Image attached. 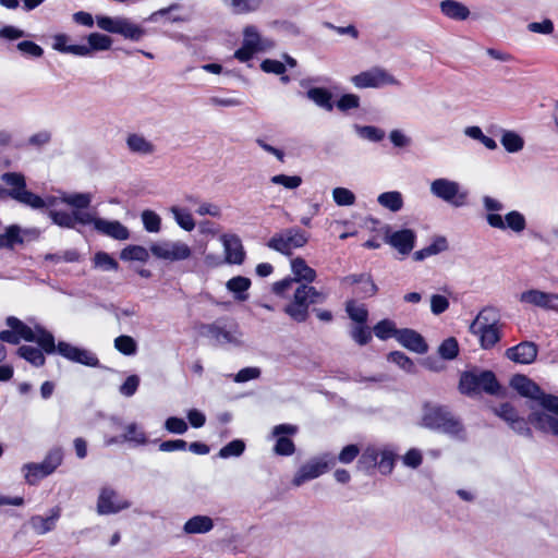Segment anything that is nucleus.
Listing matches in <instances>:
<instances>
[{
    "label": "nucleus",
    "mask_w": 558,
    "mask_h": 558,
    "mask_svg": "<svg viewBox=\"0 0 558 558\" xmlns=\"http://www.w3.org/2000/svg\"><path fill=\"white\" fill-rule=\"evenodd\" d=\"M290 265L294 278H286L272 284L274 293L284 299L290 296L289 292L296 282L304 281L311 283L316 279V271L303 258L295 257L291 259Z\"/></svg>",
    "instance_id": "14"
},
{
    "label": "nucleus",
    "mask_w": 558,
    "mask_h": 558,
    "mask_svg": "<svg viewBox=\"0 0 558 558\" xmlns=\"http://www.w3.org/2000/svg\"><path fill=\"white\" fill-rule=\"evenodd\" d=\"M130 507L131 501L112 486L104 485L99 488L96 499V512L99 515L117 514Z\"/></svg>",
    "instance_id": "16"
},
{
    "label": "nucleus",
    "mask_w": 558,
    "mask_h": 558,
    "mask_svg": "<svg viewBox=\"0 0 558 558\" xmlns=\"http://www.w3.org/2000/svg\"><path fill=\"white\" fill-rule=\"evenodd\" d=\"M215 526L214 520L209 515L197 514L190 518L182 530L187 535L206 534Z\"/></svg>",
    "instance_id": "28"
},
{
    "label": "nucleus",
    "mask_w": 558,
    "mask_h": 558,
    "mask_svg": "<svg viewBox=\"0 0 558 558\" xmlns=\"http://www.w3.org/2000/svg\"><path fill=\"white\" fill-rule=\"evenodd\" d=\"M332 199L338 206H352L355 203V195L351 190L339 186L332 190Z\"/></svg>",
    "instance_id": "54"
},
{
    "label": "nucleus",
    "mask_w": 558,
    "mask_h": 558,
    "mask_svg": "<svg viewBox=\"0 0 558 558\" xmlns=\"http://www.w3.org/2000/svg\"><path fill=\"white\" fill-rule=\"evenodd\" d=\"M497 414L506 421L510 422L512 427L519 433L527 430L525 428V423L522 420L517 418L514 410L509 404L500 405V408L497 410Z\"/></svg>",
    "instance_id": "51"
},
{
    "label": "nucleus",
    "mask_w": 558,
    "mask_h": 558,
    "mask_svg": "<svg viewBox=\"0 0 558 558\" xmlns=\"http://www.w3.org/2000/svg\"><path fill=\"white\" fill-rule=\"evenodd\" d=\"M144 229L150 233H158L161 230V217L154 210L145 209L141 214Z\"/></svg>",
    "instance_id": "47"
},
{
    "label": "nucleus",
    "mask_w": 558,
    "mask_h": 558,
    "mask_svg": "<svg viewBox=\"0 0 558 558\" xmlns=\"http://www.w3.org/2000/svg\"><path fill=\"white\" fill-rule=\"evenodd\" d=\"M63 461V451L60 448L51 449L39 463L29 462L22 466V473L27 484L35 485L40 480L52 474Z\"/></svg>",
    "instance_id": "12"
},
{
    "label": "nucleus",
    "mask_w": 558,
    "mask_h": 558,
    "mask_svg": "<svg viewBox=\"0 0 558 558\" xmlns=\"http://www.w3.org/2000/svg\"><path fill=\"white\" fill-rule=\"evenodd\" d=\"M242 35V45L234 52V58L241 62H247L254 54L266 52L275 47V41L263 36L255 25H246L243 28Z\"/></svg>",
    "instance_id": "9"
},
{
    "label": "nucleus",
    "mask_w": 558,
    "mask_h": 558,
    "mask_svg": "<svg viewBox=\"0 0 558 558\" xmlns=\"http://www.w3.org/2000/svg\"><path fill=\"white\" fill-rule=\"evenodd\" d=\"M23 243L22 229L17 225H11L0 233V248L13 250L16 244Z\"/></svg>",
    "instance_id": "37"
},
{
    "label": "nucleus",
    "mask_w": 558,
    "mask_h": 558,
    "mask_svg": "<svg viewBox=\"0 0 558 558\" xmlns=\"http://www.w3.org/2000/svg\"><path fill=\"white\" fill-rule=\"evenodd\" d=\"M377 203L391 213H398L403 208V195L399 191H388L377 196Z\"/></svg>",
    "instance_id": "33"
},
{
    "label": "nucleus",
    "mask_w": 558,
    "mask_h": 558,
    "mask_svg": "<svg viewBox=\"0 0 558 558\" xmlns=\"http://www.w3.org/2000/svg\"><path fill=\"white\" fill-rule=\"evenodd\" d=\"M506 356L520 364H531L537 356V347L532 342H521L518 345L509 348Z\"/></svg>",
    "instance_id": "24"
},
{
    "label": "nucleus",
    "mask_w": 558,
    "mask_h": 558,
    "mask_svg": "<svg viewBox=\"0 0 558 558\" xmlns=\"http://www.w3.org/2000/svg\"><path fill=\"white\" fill-rule=\"evenodd\" d=\"M397 341L404 348L418 354L427 351V344L423 337L412 329H400L397 333Z\"/></svg>",
    "instance_id": "26"
},
{
    "label": "nucleus",
    "mask_w": 558,
    "mask_h": 558,
    "mask_svg": "<svg viewBox=\"0 0 558 558\" xmlns=\"http://www.w3.org/2000/svg\"><path fill=\"white\" fill-rule=\"evenodd\" d=\"M345 287H356L355 293L363 296H372L376 293L377 287L367 275H350L342 279Z\"/></svg>",
    "instance_id": "25"
},
{
    "label": "nucleus",
    "mask_w": 558,
    "mask_h": 558,
    "mask_svg": "<svg viewBox=\"0 0 558 558\" xmlns=\"http://www.w3.org/2000/svg\"><path fill=\"white\" fill-rule=\"evenodd\" d=\"M306 96L310 100L315 102L318 107L331 111L333 109V104L331 101V93L326 88L322 87H313L310 88L306 93Z\"/></svg>",
    "instance_id": "40"
},
{
    "label": "nucleus",
    "mask_w": 558,
    "mask_h": 558,
    "mask_svg": "<svg viewBox=\"0 0 558 558\" xmlns=\"http://www.w3.org/2000/svg\"><path fill=\"white\" fill-rule=\"evenodd\" d=\"M482 201L486 210V222L493 229L514 234H522L526 230L527 220L521 211L513 209L502 215L500 211L504 210L505 205L499 199L484 196Z\"/></svg>",
    "instance_id": "3"
},
{
    "label": "nucleus",
    "mask_w": 558,
    "mask_h": 558,
    "mask_svg": "<svg viewBox=\"0 0 558 558\" xmlns=\"http://www.w3.org/2000/svg\"><path fill=\"white\" fill-rule=\"evenodd\" d=\"M149 251L157 259L169 263L184 262L193 255L192 247L182 240L157 241L150 244Z\"/></svg>",
    "instance_id": "13"
},
{
    "label": "nucleus",
    "mask_w": 558,
    "mask_h": 558,
    "mask_svg": "<svg viewBox=\"0 0 558 558\" xmlns=\"http://www.w3.org/2000/svg\"><path fill=\"white\" fill-rule=\"evenodd\" d=\"M381 452V446L369 445L367 446L357 462V468L361 470H368L377 466L379 456Z\"/></svg>",
    "instance_id": "41"
},
{
    "label": "nucleus",
    "mask_w": 558,
    "mask_h": 558,
    "mask_svg": "<svg viewBox=\"0 0 558 558\" xmlns=\"http://www.w3.org/2000/svg\"><path fill=\"white\" fill-rule=\"evenodd\" d=\"M439 8L440 12L450 20L465 21L470 16L469 8L457 0H442Z\"/></svg>",
    "instance_id": "29"
},
{
    "label": "nucleus",
    "mask_w": 558,
    "mask_h": 558,
    "mask_svg": "<svg viewBox=\"0 0 558 558\" xmlns=\"http://www.w3.org/2000/svg\"><path fill=\"white\" fill-rule=\"evenodd\" d=\"M5 323L9 328L14 330L19 342L21 340L34 341L37 342L46 353H54V338L43 327L36 325L32 328L14 316H9Z\"/></svg>",
    "instance_id": "10"
},
{
    "label": "nucleus",
    "mask_w": 558,
    "mask_h": 558,
    "mask_svg": "<svg viewBox=\"0 0 558 558\" xmlns=\"http://www.w3.org/2000/svg\"><path fill=\"white\" fill-rule=\"evenodd\" d=\"M17 354L36 367L43 366L45 364V356L41 350L38 348L32 345H22L19 348Z\"/></svg>",
    "instance_id": "45"
},
{
    "label": "nucleus",
    "mask_w": 558,
    "mask_h": 558,
    "mask_svg": "<svg viewBox=\"0 0 558 558\" xmlns=\"http://www.w3.org/2000/svg\"><path fill=\"white\" fill-rule=\"evenodd\" d=\"M52 49L61 53H69L76 57L87 53L84 45H70L69 36L65 34H56L52 36Z\"/></svg>",
    "instance_id": "31"
},
{
    "label": "nucleus",
    "mask_w": 558,
    "mask_h": 558,
    "mask_svg": "<svg viewBox=\"0 0 558 558\" xmlns=\"http://www.w3.org/2000/svg\"><path fill=\"white\" fill-rule=\"evenodd\" d=\"M459 351L458 342L454 338L446 339L439 347L438 352L441 357L452 360L457 356Z\"/></svg>",
    "instance_id": "60"
},
{
    "label": "nucleus",
    "mask_w": 558,
    "mask_h": 558,
    "mask_svg": "<svg viewBox=\"0 0 558 558\" xmlns=\"http://www.w3.org/2000/svg\"><path fill=\"white\" fill-rule=\"evenodd\" d=\"M54 352H58L69 361L86 366L95 367L99 363L97 356L90 351L77 348L64 341H60L57 345L54 344Z\"/></svg>",
    "instance_id": "22"
},
{
    "label": "nucleus",
    "mask_w": 558,
    "mask_h": 558,
    "mask_svg": "<svg viewBox=\"0 0 558 558\" xmlns=\"http://www.w3.org/2000/svg\"><path fill=\"white\" fill-rule=\"evenodd\" d=\"M223 254L208 252L204 253L203 263L207 268H219L226 264L242 265L245 260V250L239 235L231 232H225L218 238Z\"/></svg>",
    "instance_id": "5"
},
{
    "label": "nucleus",
    "mask_w": 558,
    "mask_h": 558,
    "mask_svg": "<svg viewBox=\"0 0 558 558\" xmlns=\"http://www.w3.org/2000/svg\"><path fill=\"white\" fill-rule=\"evenodd\" d=\"M502 147L511 154L519 153L524 147V138L517 132L504 130L500 136Z\"/></svg>",
    "instance_id": "39"
},
{
    "label": "nucleus",
    "mask_w": 558,
    "mask_h": 558,
    "mask_svg": "<svg viewBox=\"0 0 558 558\" xmlns=\"http://www.w3.org/2000/svg\"><path fill=\"white\" fill-rule=\"evenodd\" d=\"M463 133L465 136L478 141L489 150H495L497 148L496 141L489 136H486L480 126H466Z\"/></svg>",
    "instance_id": "46"
},
{
    "label": "nucleus",
    "mask_w": 558,
    "mask_h": 558,
    "mask_svg": "<svg viewBox=\"0 0 558 558\" xmlns=\"http://www.w3.org/2000/svg\"><path fill=\"white\" fill-rule=\"evenodd\" d=\"M388 361L395 363L398 365L401 369H403L407 373H414L415 372V365L413 361L408 357L405 354L399 351H395L388 354Z\"/></svg>",
    "instance_id": "56"
},
{
    "label": "nucleus",
    "mask_w": 558,
    "mask_h": 558,
    "mask_svg": "<svg viewBox=\"0 0 558 558\" xmlns=\"http://www.w3.org/2000/svg\"><path fill=\"white\" fill-rule=\"evenodd\" d=\"M511 387L521 396L537 400L543 408L542 412L534 411L530 421L537 428L542 429L536 423V417L541 415H549L558 420V397L553 395H544L539 387L524 375H515L510 381Z\"/></svg>",
    "instance_id": "4"
},
{
    "label": "nucleus",
    "mask_w": 558,
    "mask_h": 558,
    "mask_svg": "<svg viewBox=\"0 0 558 558\" xmlns=\"http://www.w3.org/2000/svg\"><path fill=\"white\" fill-rule=\"evenodd\" d=\"M165 428L171 434L182 435L186 433L189 426L183 418L170 416L165 422Z\"/></svg>",
    "instance_id": "61"
},
{
    "label": "nucleus",
    "mask_w": 558,
    "mask_h": 558,
    "mask_svg": "<svg viewBox=\"0 0 558 558\" xmlns=\"http://www.w3.org/2000/svg\"><path fill=\"white\" fill-rule=\"evenodd\" d=\"M251 287V280L247 277L236 276L229 279L226 283V288L231 292L238 301H246L247 290Z\"/></svg>",
    "instance_id": "36"
},
{
    "label": "nucleus",
    "mask_w": 558,
    "mask_h": 558,
    "mask_svg": "<svg viewBox=\"0 0 558 558\" xmlns=\"http://www.w3.org/2000/svg\"><path fill=\"white\" fill-rule=\"evenodd\" d=\"M83 209L72 208V211H52L51 220L54 225L66 229H74L76 225L93 226L99 233L119 241L130 238L129 229L120 221L102 219L89 211H83Z\"/></svg>",
    "instance_id": "2"
},
{
    "label": "nucleus",
    "mask_w": 558,
    "mask_h": 558,
    "mask_svg": "<svg viewBox=\"0 0 558 558\" xmlns=\"http://www.w3.org/2000/svg\"><path fill=\"white\" fill-rule=\"evenodd\" d=\"M60 513L59 510H52L50 515L41 517L35 515L31 519L29 524L32 530L38 534L44 535L50 531H52L56 526V522L59 519Z\"/></svg>",
    "instance_id": "32"
},
{
    "label": "nucleus",
    "mask_w": 558,
    "mask_h": 558,
    "mask_svg": "<svg viewBox=\"0 0 558 558\" xmlns=\"http://www.w3.org/2000/svg\"><path fill=\"white\" fill-rule=\"evenodd\" d=\"M400 330L397 329L396 324L392 320L384 319L374 326V333L380 340L389 338H396Z\"/></svg>",
    "instance_id": "48"
},
{
    "label": "nucleus",
    "mask_w": 558,
    "mask_h": 558,
    "mask_svg": "<svg viewBox=\"0 0 558 558\" xmlns=\"http://www.w3.org/2000/svg\"><path fill=\"white\" fill-rule=\"evenodd\" d=\"M298 427L291 424H280L274 427L272 436L276 437L274 451L279 456H291L294 450L293 441L288 437L296 434Z\"/></svg>",
    "instance_id": "23"
},
{
    "label": "nucleus",
    "mask_w": 558,
    "mask_h": 558,
    "mask_svg": "<svg viewBox=\"0 0 558 558\" xmlns=\"http://www.w3.org/2000/svg\"><path fill=\"white\" fill-rule=\"evenodd\" d=\"M150 251L142 245H129L120 253V258L126 262L145 263L149 258Z\"/></svg>",
    "instance_id": "42"
},
{
    "label": "nucleus",
    "mask_w": 558,
    "mask_h": 558,
    "mask_svg": "<svg viewBox=\"0 0 558 558\" xmlns=\"http://www.w3.org/2000/svg\"><path fill=\"white\" fill-rule=\"evenodd\" d=\"M270 184L281 186L287 191H295L298 190L302 183L303 179L298 175H289L284 173L275 174L269 179Z\"/></svg>",
    "instance_id": "43"
},
{
    "label": "nucleus",
    "mask_w": 558,
    "mask_h": 558,
    "mask_svg": "<svg viewBox=\"0 0 558 558\" xmlns=\"http://www.w3.org/2000/svg\"><path fill=\"white\" fill-rule=\"evenodd\" d=\"M480 386L481 391H486L488 393H497L499 389L495 375L488 371L481 372Z\"/></svg>",
    "instance_id": "58"
},
{
    "label": "nucleus",
    "mask_w": 558,
    "mask_h": 558,
    "mask_svg": "<svg viewBox=\"0 0 558 558\" xmlns=\"http://www.w3.org/2000/svg\"><path fill=\"white\" fill-rule=\"evenodd\" d=\"M292 300L284 306V313L295 322H304L308 316V307L312 303H319L325 295L308 284H299L292 288Z\"/></svg>",
    "instance_id": "7"
},
{
    "label": "nucleus",
    "mask_w": 558,
    "mask_h": 558,
    "mask_svg": "<svg viewBox=\"0 0 558 558\" xmlns=\"http://www.w3.org/2000/svg\"><path fill=\"white\" fill-rule=\"evenodd\" d=\"M449 308V300L441 294L430 296V311L434 315H440Z\"/></svg>",
    "instance_id": "63"
},
{
    "label": "nucleus",
    "mask_w": 558,
    "mask_h": 558,
    "mask_svg": "<svg viewBox=\"0 0 558 558\" xmlns=\"http://www.w3.org/2000/svg\"><path fill=\"white\" fill-rule=\"evenodd\" d=\"M125 142L128 149L133 154L150 156L156 151V145L140 133L129 134Z\"/></svg>",
    "instance_id": "27"
},
{
    "label": "nucleus",
    "mask_w": 558,
    "mask_h": 558,
    "mask_svg": "<svg viewBox=\"0 0 558 558\" xmlns=\"http://www.w3.org/2000/svg\"><path fill=\"white\" fill-rule=\"evenodd\" d=\"M196 213L199 216H210V217H214V218H220L221 215H222V209L216 203L202 202V203L198 204Z\"/></svg>",
    "instance_id": "62"
},
{
    "label": "nucleus",
    "mask_w": 558,
    "mask_h": 558,
    "mask_svg": "<svg viewBox=\"0 0 558 558\" xmlns=\"http://www.w3.org/2000/svg\"><path fill=\"white\" fill-rule=\"evenodd\" d=\"M385 242L400 254L408 255L414 248L416 233L412 229L392 230L388 228L385 231Z\"/></svg>",
    "instance_id": "21"
},
{
    "label": "nucleus",
    "mask_w": 558,
    "mask_h": 558,
    "mask_svg": "<svg viewBox=\"0 0 558 558\" xmlns=\"http://www.w3.org/2000/svg\"><path fill=\"white\" fill-rule=\"evenodd\" d=\"M335 461L336 459L329 453L310 459L299 468L292 478V484L300 487L306 482L319 477L335 464Z\"/></svg>",
    "instance_id": "17"
},
{
    "label": "nucleus",
    "mask_w": 558,
    "mask_h": 558,
    "mask_svg": "<svg viewBox=\"0 0 558 558\" xmlns=\"http://www.w3.org/2000/svg\"><path fill=\"white\" fill-rule=\"evenodd\" d=\"M396 452L389 446H381V452L377 466L383 474H389L395 464Z\"/></svg>",
    "instance_id": "49"
},
{
    "label": "nucleus",
    "mask_w": 558,
    "mask_h": 558,
    "mask_svg": "<svg viewBox=\"0 0 558 558\" xmlns=\"http://www.w3.org/2000/svg\"><path fill=\"white\" fill-rule=\"evenodd\" d=\"M536 423L542 430L558 435V420L549 415H541L536 417Z\"/></svg>",
    "instance_id": "64"
},
{
    "label": "nucleus",
    "mask_w": 558,
    "mask_h": 558,
    "mask_svg": "<svg viewBox=\"0 0 558 558\" xmlns=\"http://www.w3.org/2000/svg\"><path fill=\"white\" fill-rule=\"evenodd\" d=\"M244 449L245 444L240 439H235L220 449L219 457L223 459L239 457L243 453Z\"/></svg>",
    "instance_id": "57"
},
{
    "label": "nucleus",
    "mask_w": 558,
    "mask_h": 558,
    "mask_svg": "<svg viewBox=\"0 0 558 558\" xmlns=\"http://www.w3.org/2000/svg\"><path fill=\"white\" fill-rule=\"evenodd\" d=\"M1 180L10 187L8 195L11 198L33 209L46 208L50 218L51 213L60 211L59 207L63 204L78 209L89 207L93 201L90 193L58 192L56 195L40 197L26 189L25 177L19 172H5L1 175Z\"/></svg>",
    "instance_id": "1"
},
{
    "label": "nucleus",
    "mask_w": 558,
    "mask_h": 558,
    "mask_svg": "<svg viewBox=\"0 0 558 558\" xmlns=\"http://www.w3.org/2000/svg\"><path fill=\"white\" fill-rule=\"evenodd\" d=\"M123 440L132 442L135 446H144L148 442L145 432L135 423L125 426Z\"/></svg>",
    "instance_id": "44"
},
{
    "label": "nucleus",
    "mask_w": 558,
    "mask_h": 558,
    "mask_svg": "<svg viewBox=\"0 0 558 558\" xmlns=\"http://www.w3.org/2000/svg\"><path fill=\"white\" fill-rule=\"evenodd\" d=\"M481 372L472 371L461 375L459 389L464 395H474L481 392Z\"/></svg>",
    "instance_id": "38"
},
{
    "label": "nucleus",
    "mask_w": 558,
    "mask_h": 558,
    "mask_svg": "<svg viewBox=\"0 0 558 558\" xmlns=\"http://www.w3.org/2000/svg\"><path fill=\"white\" fill-rule=\"evenodd\" d=\"M94 267L102 271H116L119 268L117 260L106 252H97L93 258Z\"/></svg>",
    "instance_id": "50"
},
{
    "label": "nucleus",
    "mask_w": 558,
    "mask_h": 558,
    "mask_svg": "<svg viewBox=\"0 0 558 558\" xmlns=\"http://www.w3.org/2000/svg\"><path fill=\"white\" fill-rule=\"evenodd\" d=\"M96 23L97 26L102 31L120 34L123 37L132 40H138L144 34V31L138 25L132 23L126 17L97 15Z\"/></svg>",
    "instance_id": "18"
},
{
    "label": "nucleus",
    "mask_w": 558,
    "mask_h": 558,
    "mask_svg": "<svg viewBox=\"0 0 558 558\" xmlns=\"http://www.w3.org/2000/svg\"><path fill=\"white\" fill-rule=\"evenodd\" d=\"M470 332L478 338L482 349L493 348L500 340L497 312L492 307L482 310L470 325Z\"/></svg>",
    "instance_id": "6"
},
{
    "label": "nucleus",
    "mask_w": 558,
    "mask_h": 558,
    "mask_svg": "<svg viewBox=\"0 0 558 558\" xmlns=\"http://www.w3.org/2000/svg\"><path fill=\"white\" fill-rule=\"evenodd\" d=\"M308 242V234L300 228H288L275 233L268 241L267 246L283 255H291L294 250L305 246Z\"/></svg>",
    "instance_id": "15"
},
{
    "label": "nucleus",
    "mask_w": 558,
    "mask_h": 558,
    "mask_svg": "<svg viewBox=\"0 0 558 558\" xmlns=\"http://www.w3.org/2000/svg\"><path fill=\"white\" fill-rule=\"evenodd\" d=\"M430 194L456 208L468 204L469 193L459 182L448 178H437L429 184Z\"/></svg>",
    "instance_id": "11"
},
{
    "label": "nucleus",
    "mask_w": 558,
    "mask_h": 558,
    "mask_svg": "<svg viewBox=\"0 0 558 558\" xmlns=\"http://www.w3.org/2000/svg\"><path fill=\"white\" fill-rule=\"evenodd\" d=\"M421 425L430 429L459 436L463 428L446 408L436 404H425L421 417Z\"/></svg>",
    "instance_id": "8"
},
{
    "label": "nucleus",
    "mask_w": 558,
    "mask_h": 558,
    "mask_svg": "<svg viewBox=\"0 0 558 558\" xmlns=\"http://www.w3.org/2000/svg\"><path fill=\"white\" fill-rule=\"evenodd\" d=\"M114 348L124 355H133L137 345L132 337L123 335L114 339Z\"/></svg>",
    "instance_id": "55"
},
{
    "label": "nucleus",
    "mask_w": 558,
    "mask_h": 558,
    "mask_svg": "<svg viewBox=\"0 0 558 558\" xmlns=\"http://www.w3.org/2000/svg\"><path fill=\"white\" fill-rule=\"evenodd\" d=\"M347 313L356 324H365L368 317L365 305L355 301H349L347 303Z\"/></svg>",
    "instance_id": "52"
},
{
    "label": "nucleus",
    "mask_w": 558,
    "mask_h": 558,
    "mask_svg": "<svg viewBox=\"0 0 558 558\" xmlns=\"http://www.w3.org/2000/svg\"><path fill=\"white\" fill-rule=\"evenodd\" d=\"M170 214L172 215L177 225L186 232H191L196 227V221L192 215V213L184 207L173 205L169 208Z\"/></svg>",
    "instance_id": "34"
},
{
    "label": "nucleus",
    "mask_w": 558,
    "mask_h": 558,
    "mask_svg": "<svg viewBox=\"0 0 558 558\" xmlns=\"http://www.w3.org/2000/svg\"><path fill=\"white\" fill-rule=\"evenodd\" d=\"M234 14H250L258 11L264 0H222Z\"/></svg>",
    "instance_id": "35"
},
{
    "label": "nucleus",
    "mask_w": 558,
    "mask_h": 558,
    "mask_svg": "<svg viewBox=\"0 0 558 558\" xmlns=\"http://www.w3.org/2000/svg\"><path fill=\"white\" fill-rule=\"evenodd\" d=\"M355 133L363 140L369 142H379L384 138L385 132L379 128L372 125H355Z\"/></svg>",
    "instance_id": "53"
},
{
    "label": "nucleus",
    "mask_w": 558,
    "mask_h": 558,
    "mask_svg": "<svg viewBox=\"0 0 558 558\" xmlns=\"http://www.w3.org/2000/svg\"><path fill=\"white\" fill-rule=\"evenodd\" d=\"M518 301L527 306L538 307L545 311L558 312V294L546 292L536 288L522 291Z\"/></svg>",
    "instance_id": "20"
},
{
    "label": "nucleus",
    "mask_w": 558,
    "mask_h": 558,
    "mask_svg": "<svg viewBox=\"0 0 558 558\" xmlns=\"http://www.w3.org/2000/svg\"><path fill=\"white\" fill-rule=\"evenodd\" d=\"M112 41V38L105 34L92 33L87 36V45H84L87 53L80 57H90L94 52L109 50Z\"/></svg>",
    "instance_id": "30"
},
{
    "label": "nucleus",
    "mask_w": 558,
    "mask_h": 558,
    "mask_svg": "<svg viewBox=\"0 0 558 558\" xmlns=\"http://www.w3.org/2000/svg\"><path fill=\"white\" fill-rule=\"evenodd\" d=\"M356 88H381L388 85H398V80L381 68H372L350 78Z\"/></svg>",
    "instance_id": "19"
},
{
    "label": "nucleus",
    "mask_w": 558,
    "mask_h": 558,
    "mask_svg": "<svg viewBox=\"0 0 558 558\" xmlns=\"http://www.w3.org/2000/svg\"><path fill=\"white\" fill-rule=\"evenodd\" d=\"M350 333L352 339L361 345L368 343L372 339V331L364 324H356V326L351 329Z\"/></svg>",
    "instance_id": "59"
}]
</instances>
